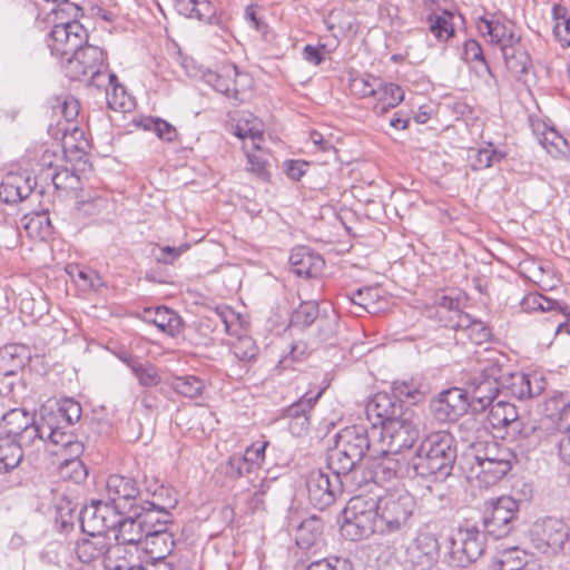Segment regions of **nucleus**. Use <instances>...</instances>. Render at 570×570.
Here are the masks:
<instances>
[{"label":"nucleus","mask_w":570,"mask_h":570,"mask_svg":"<svg viewBox=\"0 0 570 570\" xmlns=\"http://www.w3.org/2000/svg\"><path fill=\"white\" fill-rule=\"evenodd\" d=\"M456 460V443L446 431H438L422 440L412 460L414 475L444 481L451 475Z\"/></svg>","instance_id":"1"},{"label":"nucleus","mask_w":570,"mask_h":570,"mask_svg":"<svg viewBox=\"0 0 570 570\" xmlns=\"http://www.w3.org/2000/svg\"><path fill=\"white\" fill-rule=\"evenodd\" d=\"M503 364L501 357L479 358L478 365L466 375L465 393L475 412L484 411L489 404L501 397Z\"/></svg>","instance_id":"2"},{"label":"nucleus","mask_w":570,"mask_h":570,"mask_svg":"<svg viewBox=\"0 0 570 570\" xmlns=\"http://www.w3.org/2000/svg\"><path fill=\"white\" fill-rule=\"evenodd\" d=\"M380 532V511L373 498L354 497L343 510L341 533L351 541L368 538Z\"/></svg>","instance_id":"3"},{"label":"nucleus","mask_w":570,"mask_h":570,"mask_svg":"<svg viewBox=\"0 0 570 570\" xmlns=\"http://www.w3.org/2000/svg\"><path fill=\"white\" fill-rule=\"evenodd\" d=\"M66 76L71 80H89L97 88L105 86L108 62L106 52L88 41L66 58L63 65Z\"/></svg>","instance_id":"4"},{"label":"nucleus","mask_w":570,"mask_h":570,"mask_svg":"<svg viewBox=\"0 0 570 570\" xmlns=\"http://www.w3.org/2000/svg\"><path fill=\"white\" fill-rule=\"evenodd\" d=\"M376 501L380 511V533L390 534L411 525L416 510V500L411 493H391Z\"/></svg>","instance_id":"5"},{"label":"nucleus","mask_w":570,"mask_h":570,"mask_svg":"<svg viewBox=\"0 0 570 570\" xmlns=\"http://www.w3.org/2000/svg\"><path fill=\"white\" fill-rule=\"evenodd\" d=\"M421 428V416L413 409L406 407L402 416L384 424L381 430L384 452L401 454L403 450L411 449L420 436Z\"/></svg>","instance_id":"6"},{"label":"nucleus","mask_w":570,"mask_h":570,"mask_svg":"<svg viewBox=\"0 0 570 570\" xmlns=\"http://www.w3.org/2000/svg\"><path fill=\"white\" fill-rule=\"evenodd\" d=\"M63 14L55 17L53 27L47 37L50 53L59 59L68 58L88 41V31L72 17L63 20Z\"/></svg>","instance_id":"7"},{"label":"nucleus","mask_w":570,"mask_h":570,"mask_svg":"<svg viewBox=\"0 0 570 570\" xmlns=\"http://www.w3.org/2000/svg\"><path fill=\"white\" fill-rule=\"evenodd\" d=\"M519 503L511 497H500L485 503L482 518L484 532L498 540L507 537L514 528Z\"/></svg>","instance_id":"8"},{"label":"nucleus","mask_w":570,"mask_h":570,"mask_svg":"<svg viewBox=\"0 0 570 570\" xmlns=\"http://www.w3.org/2000/svg\"><path fill=\"white\" fill-rule=\"evenodd\" d=\"M529 538L538 552L553 556L559 553L568 541L569 528L562 520L548 517L533 523Z\"/></svg>","instance_id":"9"},{"label":"nucleus","mask_w":570,"mask_h":570,"mask_svg":"<svg viewBox=\"0 0 570 570\" xmlns=\"http://www.w3.org/2000/svg\"><path fill=\"white\" fill-rule=\"evenodd\" d=\"M51 108L55 115H59L60 118L56 126H49V132L56 138L63 140L67 144V139L70 138L75 141L83 138V130L79 128V101L70 96H59L51 100Z\"/></svg>","instance_id":"10"},{"label":"nucleus","mask_w":570,"mask_h":570,"mask_svg":"<svg viewBox=\"0 0 570 570\" xmlns=\"http://www.w3.org/2000/svg\"><path fill=\"white\" fill-rule=\"evenodd\" d=\"M144 493L136 479L128 475L111 474L106 481V501L124 513L132 511L142 500Z\"/></svg>","instance_id":"11"},{"label":"nucleus","mask_w":570,"mask_h":570,"mask_svg":"<svg viewBox=\"0 0 570 570\" xmlns=\"http://www.w3.org/2000/svg\"><path fill=\"white\" fill-rule=\"evenodd\" d=\"M345 485V481L338 476L322 470L313 471L306 481L308 501L314 508L324 510L342 495Z\"/></svg>","instance_id":"12"},{"label":"nucleus","mask_w":570,"mask_h":570,"mask_svg":"<svg viewBox=\"0 0 570 570\" xmlns=\"http://www.w3.org/2000/svg\"><path fill=\"white\" fill-rule=\"evenodd\" d=\"M118 511L106 500L92 501L80 512V527L83 533L107 535L114 531L118 520Z\"/></svg>","instance_id":"13"},{"label":"nucleus","mask_w":570,"mask_h":570,"mask_svg":"<svg viewBox=\"0 0 570 570\" xmlns=\"http://www.w3.org/2000/svg\"><path fill=\"white\" fill-rule=\"evenodd\" d=\"M203 79L214 90L236 101L240 100V91L252 82L249 75L240 72L235 65L223 66L218 71L207 70Z\"/></svg>","instance_id":"14"},{"label":"nucleus","mask_w":570,"mask_h":570,"mask_svg":"<svg viewBox=\"0 0 570 570\" xmlns=\"http://www.w3.org/2000/svg\"><path fill=\"white\" fill-rule=\"evenodd\" d=\"M89 538L78 540L75 546V553L82 563H90L101 559L106 569H111L116 563L115 559L120 558L122 548L111 546L109 538L102 534H88Z\"/></svg>","instance_id":"15"},{"label":"nucleus","mask_w":570,"mask_h":570,"mask_svg":"<svg viewBox=\"0 0 570 570\" xmlns=\"http://www.w3.org/2000/svg\"><path fill=\"white\" fill-rule=\"evenodd\" d=\"M466 396L465 391L458 387L441 392L430 404L433 416L440 422L458 420L470 406Z\"/></svg>","instance_id":"16"},{"label":"nucleus","mask_w":570,"mask_h":570,"mask_svg":"<svg viewBox=\"0 0 570 570\" xmlns=\"http://www.w3.org/2000/svg\"><path fill=\"white\" fill-rule=\"evenodd\" d=\"M365 411L373 428L381 426L382 430L384 424L402 416L405 409L403 404L396 401L392 395L387 393H376L367 402Z\"/></svg>","instance_id":"17"},{"label":"nucleus","mask_w":570,"mask_h":570,"mask_svg":"<svg viewBox=\"0 0 570 570\" xmlns=\"http://www.w3.org/2000/svg\"><path fill=\"white\" fill-rule=\"evenodd\" d=\"M4 421L7 422V425L18 423L16 429H9V433L17 436V444L21 448L23 445H32L36 440H46L45 421H47V419H42L41 422L31 423L26 412L13 410L4 416Z\"/></svg>","instance_id":"18"},{"label":"nucleus","mask_w":570,"mask_h":570,"mask_svg":"<svg viewBox=\"0 0 570 570\" xmlns=\"http://www.w3.org/2000/svg\"><path fill=\"white\" fill-rule=\"evenodd\" d=\"M114 528L116 546L121 548L122 544L137 546L141 544L146 537L139 515L136 511H124L118 513V520Z\"/></svg>","instance_id":"19"},{"label":"nucleus","mask_w":570,"mask_h":570,"mask_svg":"<svg viewBox=\"0 0 570 570\" xmlns=\"http://www.w3.org/2000/svg\"><path fill=\"white\" fill-rule=\"evenodd\" d=\"M478 29L490 37L491 43L498 46L500 51L505 46L518 43L522 39L521 35L515 33L511 21H500L495 17L491 19L480 18Z\"/></svg>","instance_id":"20"},{"label":"nucleus","mask_w":570,"mask_h":570,"mask_svg":"<svg viewBox=\"0 0 570 570\" xmlns=\"http://www.w3.org/2000/svg\"><path fill=\"white\" fill-rule=\"evenodd\" d=\"M289 262L293 273L306 278L320 276L325 266V261L321 255L304 246L292 250Z\"/></svg>","instance_id":"21"},{"label":"nucleus","mask_w":570,"mask_h":570,"mask_svg":"<svg viewBox=\"0 0 570 570\" xmlns=\"http://www.w3.org/2000/svg\"><path fill=\"white\" fill-rule=\"evenodd\" d=\"M32 189L33 185L28 175L9 173L0 183V202L17 204L26 199L31 194Z\"/></svg>","instance_id":"22"},{"label":"nucleus","mask_w":570,"mask_h":570,"mask_svg":"<svg viewBox=\"0 0 570 570\" xmlns=\"http://www.w3.org/2000/svg\"><path fill=\"white\" fill-rule=\"evenodd\" d=\"M177 12L189 19H197L212 26L222 27V17L209 0H175Z\"/></svg>","instance_id":"23"},{"label":"nucleus","mask_w":570,"mask_h":570,"mask_svg":"<svg viewBox=\"0 0 570 570\" xmlns=\"http://www.w3.org/2000/svg\"><path fill=\"white\" fill-rule=\"evenodd\" d=\"M460 547L454 553H460L459 562L465 567L476 561L484 552V534L475 527L459 532Z\"/></svg>","instance_id":"24"},{"label":"nucleus","mask_w":570,"mask_h":570,"mask_svg":"<svg viewBox=\"0 0 570 570\" xmlns=\"http://www.w3.org/2000/svg\"><path fill=\"white\" fill-rule=\"evenodd\" d=\"M501 387V397L513 396L518 400L531 399L542 391L539 382L533 387L529 375L521 372L505 373L503 371Z\"/></svg>","instance_id":"25"},{"label":"nucleus","mask_w":570,"mask_h":570,"mask_svg":"<svg viewBox=\"0 0 570 570\" xmlns=\"http://www.w3.org/2000/svg\"><path fill=\"white\" fill-rule=\"evenodd\" d=\"M134 511L139 515L146 533L153 532V530H166L168 523L171 522L170 512L155 501L144 499L134 508Z\"/></svg>","instance_id":"26"},{"label":"nucleus","mask_w":570,"mask_h":570,"mask_svg":"<svg viewBox=\"0 0 570 570\" xmlns=\"http://www.w3.org/2000/svg\"><path fill=\"white\" fill-rule=\"evenodd\" d=\"M382 454L383 456L373 469L374 482H385L394 478L411 475L412 464L407 465L402 454L384 452V448H382Z\"/></svg>","instance_id":"27"},{"label":"nucleus","mask_w":570,"mask_h":570,"mask_svg":"<svg viewBox=\"0 0 570 570\" xmlns=\"http://www.w3.org/2000/svg\"><path fill=\"white\" fill-rule=\"evenodd\" d=\"M336 443L347 451L352 459L361 461L370 450V440L363 426H348L336 436Z\"/></svg>","instance_id":"28"},{"label":"nucleus","mask_w":570,"mask_h":570,"mask_svg":"<svg viewBox=\"0 0 570 570\" xmlns=\"http://www.w3.org/2000/svg\"><path fill=\"white\" fill-rule=\"evenodd\" d=\"M456 320L445 323L446 327L461 331L474 344H482L491 338V330L481 321L473 318L464 312H455Z\"/></svg>","instance_id":"29"},{"label":"nucleus","mask_w":570,"mask_h":570,"mask_svg":"<svg viewBox=\"0 0 570 570\" xmlns=\"http://www.w3.org/2000/svg\"><path fill=\"white\" fill-rule=\"evenodd\" d=\"M501 53L507 69L519 80L531 70L532 59L522 39L518 43L505 46Z\"/></svg>","instance_id":"30"},{"label":"nucleus","mask_w":570,"mask_h":570,"mask_svg":"<svg viewBox=\"0 0 570 570\" xmlns=\"http://www.w3.org/2000/svg\"><path fill=\"white\" fill-rule=\"evenodd\" d=\"M514 462L515 461L474 462L471 466V473H473L481 485L488 488L501 481L512 469Z\"/></svg>","instance_id":"31"},{"label":"nucleus","mask_w":570,"mask_h":570,"mask_svg":"<svg viewBox=\"0 0 570 570\" xmlns=\"http://www.w3.org/2000/svg\"><path fill=\"white\" fill-rule=\"evenodd\" d=\"M440 556V546L435 535L421 533L416 537L411 548V557L424 568H431L436 563Z\"/></svg>","instance_id":"32"},{"label":"nucleus","mask_w":570,"mask_h":570,"mask_svg":"<svg viewBox=\"0 0 570 570\" xmlns=\"http://www.w3.org/2000/svg\"><path fill=\"white\" fill-rule=\"evenodd\" d=\"M142 549L157 561H165V558L171 553L175 541L168 530H153L147 532L141 542Z\"/></svg>","instance_id":"33"},{"label":"nucleus","mask_w":570,"mask_h":570,"mask_svg":"<svg viewBox=\"0 0 570 570\" xmlns=\"http://www.w3.org/2000/svg\"><path fill=\"white\" fill-rule=\"evenodd\" d=\"M145 320L171 337L178 335L183 327L180 316L166 306L145 311Z\"/></svg>","instance_id":"34"},{"label":"nucleus","mask_w":570,"mask_h":570,"mask_svg":"<svg viewBox=\"0 0 570 570\" xmlns=\"http://www.w3.org/2000/svg\"><path fill=\"white\" fill-rule=\"evenodd\" d=\"M471 449L474 462L517 461V455L511 449L495 441L473 443Z\"/></svg>","instance_id":"35"},{"label":"nucleus","mask_w":570,"mask_h":570,"mask_svg":"<svg viewBox=\"0 0 570 570\" xmlns=\"http://www.w3.org/2000/svg\"><path fill=\"white\" fill-rule=\"evenodd\" d=\"M358 460L352 459V455L335 443V448L331 451L327 458V468L332 474L350 482L351 472L355 469Z\"/></svg>","instance_id":"36"},{"label":"nucleus","mask_w":570,"mask_h":570,"mask_svg":"<svg viewBox=\"0 0 570 570\" xmlns=\"http://www.w3.org/2000/svg\"><path fill=\"white\" fill-rule=\"evenodd\" d=\"M322 533V520L315 515L306 518L295 528L296 544L301 549L307 550L317 543Z\"/></svg>","instance_id":"37"},{"label":"nucleus","mask_w":570,"mask_h":570,"mask_svg":"<svg viewBox=\"0 0 570 570\" xmlns=\"http://www.w3.org/2000/svg\"><path fill=\"white\" fill-rule=\"evenodd\" d=\"M488 420L493 429H504L509 422L517 419V407L507 397H499L489 404Z\"/></svg>","instance_id":"38"},{"label":"nucleus","mask_w":570,"mask_h":570,"mask_svg":"<svg viewBox=\"0 0 570 570\" xmlns=\"http://www.w3.org/2000/svg\"><path fill=\"white\" fill-rule=\"evenodd\" d=\"M532 559L525 551L514 548L493 558L489 570H520Z\"/></svg>","instance_id":"39"},{"label":"nucleus","mask_w":570,"mask_h":570,"mask_svg":"<svg viewBox=\"0 0 570 570\" xmlns=\"http://www.w3.org/2000/svg\"><path fill=\"white\" fill-rule=\"evenodd\" d=\"M375 98H377V102L373 108L374 112L376 115H383L396 107L404 99V94L400 86L385 83L381 79V86Z\"/></svg>","instance_id":"40"},{"label":"nucleus","mask_w":570,"mask_h":570,"mask_svg":"<svg viewBox=\"0 0 570 570\" xmlns=\"http://www.w3.org/2000/svg\"><path fill=\"white\" fill-rule=\"evenodd\" d=\"M169 386L175 393L187 399L202 396L206 387L205 382L195 375L174 376Z\"/></svg>","instance_id":"41"},{"label":"nucleus","mask_w":570,"mask_h":570,"mask_svg":"<svg viewBox=\"0 0 570 570\" xmlns=\"http://www.w3.org/2000/svg\"><path fill=\"white\" fill-rule=\"evenodd\" d=\"M23 348L9 345L0 350V374L16 375L26 365L27 356Z\"/></svg>","instance_id":"42"},{"label":"nucleus","mask_w":570,"mask_h":570,"mask_svg":"<svg viewBox=\"0 0 570 570\" xmlns=\"http://www.w3.org/2000/svg\"><path fill=\"white\" fill-rule=\"evenodd\" d=\"M106 98L108 106L114 110H125L127 108V92L122 85L118 82L116 73L108 72L104 78Z\"/></svg>","instance_id":"43"},{"label":"nucleus","mask_w":570,"mask_h":570,"mask_svg":"<svg viewBox=\"0 0 570 570\" xmlns=\"http://www.w3.org/2000/svg\"><path fill=\"white\" fill-rule=\"evenodd\" d=\"M453 13L444 10L442 13H432L428 18L429 29L431 33L440 42H446L454 36V27L452 23Z\"/></svg>","instance_id":"44"},{"label":"nucleus","mask_w":570,"mask_h":570,"mask_svg":"<svg viewBox=\"0 0 570 570\" xmlns=\"http://www.w3.org/2000/svg\"><path fill=\"white\" fill-rule=\"evenodd\" d=\"M505 157V153L498 150L492 144H488L480 149H471L469 159L473 170H481L500 163Z\"/></svg>","instance_id":"45"},{"label":"nucleus","mask_w":570,"mask_h":570,"mask_svg":"<svg viewBox=\"0 0 570 570\" xmlns=\"http://www.w3.org/2000/svg\"><path fill=\"white\" fill-rule=\"evenodd\" d=\"M23 451L16 442L0 440V473H7L19 465Z\"/></svg>","instance_id":"46"},{"label":"nucleus","mask_w":570,"mask_h":570,"mask_svg":"<svg viewBox=\"0 0 570 570\" xmlns=\"http://www.w3.org/2000/svg\"><path fill=\"white\" fill-rule=\"evenodd\" d=\"M142 129L153 131L156 136L167 142H171L177 137L176 128L161 118L146 117L139 122Z\"/></svg>","instance_id":"47"},{"label":"nucleus","mask_w":570,"mask_h":570,"mask_svg":"<svg viewBox=\"0 0 570 570\" xmlns=\"http://www.w3.org/2000/svg\"><path fill=\"white\" fill-rule=\"evenodd\" d=\"M547 409L558 412L557 426L563 433H570V400L560 394L551 397L547 403Z\"/></svg>","instance_id":"48"},{"label":"nucleus","mask_w":570,"mask_h":570,"mask_svg":"<svg viewBox=\"0 0 570 570\" xmlns=\"http://www.w3.org/2000/svg\"><path fill=\"white\" fill-rule=\"evenodd\" d=\"M36 9L40 11H46L45 4H49V13H52L56 18L60 14H69L71 17L77 18L81 8L68 0H30Z\"/></svg>","instance_id":"49"},{"label":"nucleus","mask_w":570,"mask_h":570,"mask_svg":"<svg viewBox=\"0 0 570 570\" xmlns=\"http://www.w3.org/2000/svg\"><path fill=\"white\" fill-rule=\"evenodd\" d=\"M462 59L466 63H478L482 67V69L491 77L494 78V75L484 57L483 49L481 45L474 40L469 39L463 45Z\"/></svg>","instance_id":"50"},{"label":"nucleus","mask_w":570,"mask_h":570,"mask_svg":"<svg viewBox=\"0 0 570 570\" xmlns=\"http://www.w3.org/2000/svg\"><path fill=\"white\" fill-rule=\"evenodd\" d=\"M47 180H50L58 190H70L77 187L79 177L61 166L58 170L47 171L43 176V181Z\"/></svg>","instance_id":"51"},{"label":"nucleus","mask_w":570,"mask_h":570,"mask_svg":"<svg viewBox=\"0 0 570 570\" xmlns=\"http://www.w3.org/2000/svg\"><path fill=\"white\" fill-rule=\"evenodd\" d=\"M320 317V308L316 301L302 302L292 314V323L299 326H309Z\"/></svg>","instance_id":"52"},{"label":"nucleus","mask_w":570,"mask_h":570,"mask_svg":"<svg viewBox=\"0 0 570 570\" xmlns=\"http://www.w3.org/2000/svg\"><path fill=\"white\" fill-rule=\"evenodd\" d=\"M522 311L527 313L531 312H556L559 304L548 298L547 296L539 293H530L523 297L520 303Z\"/></svg>","instance_id":"53"},{"label":"nucleus","mask_w":570,"mask_h":570,"mask_svg":"<svg viewBox=\"0 0 570 570\" xmlns=\"http://www.w3.org/2000/svg\"><path fill=\"white\" fill-rule=\"evenodd\" d=\"M131 373L142 387H155L161 382L158 368L147 361H141Z\"/></svg>","instance_id":"54"},{"label":"nucleus","mask_w":570,"mask_h":570,"mask_svg":"<svg viewBox=\"0 0 570 570\" xmlns=\"http://www.w3.org/2000/svg\"><path fill=\"white\" fill-rule=\"evenodd\" d=\"M59 474L66 480L80 483L87 478L88 471L81 460L62 459L59 462Z\"/></svg>","instance_id":"55"},{"label":"nucleus","mask_w":570,"mask_h":570,"mask_svg":"<svg viewBox=\"0 0 570 570\" xmlns=\"http://www.w3.org/2000/svg\"><path fill=\"white\" fill-rule=\"evenodd\" d=\"M350 86L352 92L360 98L376 97L381 86V79L370 75L366 77H357L352 79Z\"/></svg>","instance_id":"56"},{"label":"nucleus","mask_w":570,"mask_h":570,"mask_svg":"<svg viewBox=\"0 0 570 570\" xmlns=\"http://www.w3.org/2000/svg\"><path fill=\"white\" fill-rule=\"evenodd\" d=\"M540 144L553 157L564 155L568 149L567 140L553 128H549L542 132Z\"/></svg>","instance_id":"57"},{"label":"nucleus","mask_w":570,"mask_h":570,"mask_svg":"<svg viewBox=\"0 0 570 570\" xmlns=\"http://www.w3.org/2000/svg\"><path fill=\"white\" fill-rule=\"evenodd\" d=\"M323 393V390L318 391L317 394L313 396L303 395L298 401L291 404L284 412V416L288 420H294L296 417H303L309 415L312 409L318 401Z\"/></svg>","instance_id":"58"},{"label":"nucleus","mask_w":570,"mask_h":570,"mask_svg":"<svg viewBox=\"0 0 570 570\" xmlns=\"http://www.w3.org/2000/svg\"><path fill=\"white\" fill-rule=\"evenodd\" d=\"M504 429L507 430V434L513 439H529L538 431V428L532 421L524 420V417L520 416L519 413L517 414V419L509 422Z\"/></svg>","instance_id":"59"},{"label":"nucleus","mask_w":570,"mask_h":570,"mask_svg":"<svg viewBox=\"0 0 570 570\" xmlns=\"http://www.w3.org/2000/svg\"><path fill=\"white\" fill-rule=\"evenodd\" d=\"M232 350L234 356L243 362H249L258 354V347L255 341L249 336L238 337L233 344Z\"/></svg>","instance_id":"60"},{"label":"nucleus","mask_w":570,"mask_h":570,"mask_svg":"<svg viewBox=\"0 0 570 570\" xmlns=\"http://www.w3.org/2000/svg\"><path fill=\"white\" fill-rule=\"evenodd\" d=\"M392 396L400 403H402L403 400L416 403L421 399L422 393L413 381H402L393 383Z\"/></svg>","instance_id":"61"},{"label":"nucleus","mask_w":570,"mask_h":570,"mask_svg":"<svg viewBox=\"0 0 570 570\" xmlns=\"http://www.w3.org/2000/svg\"><path fill=\"white\" fill-rule=\"evenodd\" d=\"M53 417H48L45 421L46 440L48 439L53 445L60 446L62 450L68 445L75 438L72 434L62 431L61 428L55 426Z\"/></svg>","instance_id":"62"},{"label":"nucleus","mask_w":570,"mask_h":570,"mask_svg":"<svg viewBox=\"0 0 570 570\" xmlns=\"http://www.w3.org/2000/svg\"><path fill=\"white\" fill-rule=\"evenodd\" d=\"M62 157L56 150L46 148L43 149L37 166L39 167L38 177L43 180L47 171L58 170L61 167Z\"/></svg>","instance_id":"63"},{"label":"nucleus","mask_w":570,"mask_h":570,"mask_svg":"<svg viewBox=\"0 0 570 570\" xmlns=\"http://www.w3.org/2000/svg\"><path fill=\"white\" fill-rule=\"evenodd\" d=\"M267 441H257L248 446L245 453L242 455L243 459L248 463L253 471H256L265 461V450L268 446Z\"/></svg>","instance_id":"64"}]
</instances>
